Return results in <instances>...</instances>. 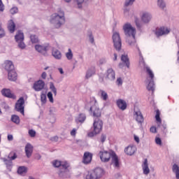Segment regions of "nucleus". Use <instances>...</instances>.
<instances>
[{"label":"nucleus","mask_w":179,"mask_h":179,"mask_svg":"<svg viewBox=\"0 0 179 179\" xmlns=\"http://www.w3.org/2000/svg\"><path fill=\"white\" fill-rule=\"evenodd\" d=\"M124 34L127 36L126 43L131 47L136 45V39H135V34H136V29L131 24H125L123 27Z\"/></svg>","instance_id":"f257e3e1"},{"label":"nucleus","mask_w":179,"mask_h":179,"mask_svg":"<svg viewBox=\"0 0 179 179\" xmlns=\"http://www.w3.org/2000/svg\"><path fill=\"white\" fill-rule=\"evenodd\" d=\"M51 23L55 24L56 29H59L64 23H65V13L62 10H59L58 13H54L51 15Z\"/></svg>","instance_id":"f03ea898"},{"label":"nucleus","mask_w":179,"mask_h":179,"mask_svg":"<svg viewBox=\"0 0 179 179\" xmlns=\"http://www.w3.org/2000/svg\"><path fill=\"white\" fill-rule=\"evenodd\" d=\"M52 164L54 167H59V176L62 178H63L66 173H69V169H69V164L68 162L55 160Z\"/></svg>","instance_id":"7ed1b4c3"},{"label":"nucleus","mask_w":179,"mask_h":179,"mask_svg":"<svg viewBox=\"0 0 179 179\" xmlns=\"http://www.w3.org/2000/svg\"><path fill=\"white\" fill-rule=\"evenodd\" d=\"M144 69H145L146 73H148L149 78L150 80H148L147 78V80L148 82V86H147V90L149 92H155V74L153 73V71L150 69V68L148 66H144Z\"/></svg>","instance_id":"20e7f679"},{"label":"nucleus","mask_w":179,"mask_h":179,"mask_svg":"<svg viewBox=\"0 0 179 179\" xmlns=\"http://www.w3.org/2000/svg\"><path fill=\"white\" fill-rule=\"evenodd\" d=\"M103 130V120L101 119H94L93 130L90 132V136L99 135Z\"/></svg>","instance_id":"39448f33"},{"label":"nucleus","mask_w":179,"mask_h":179,"mask_svg":"<svg viewBox=\"0 0 179 179\" xmlns=\"http://www.w3.org/2000/svg\"><path fill=\"white\" fill-rule=\"evenodd\" d=\"M112 40L113 43V47L116 51H121L122 47V41L121 40V36L120 33L114 32L112 36Z\"/></svg>","instance_id":"423d86ee"},{"label":"nucleus","mask_w":179,"mask_h":179,"mask_svg":"<svg viewBox=\"0 0 179 179\" xmlns=\"http://www.w3.org/2000/svg\"><path fill=\"white\" fill-rule=\"evenodd\" d=\"M115 152L113 150L107 151H100L99 152V157L101 159V161L103 162V163H108V162H110V159H112V157L114 156Z\"/></svg>","instance_id":"0eeeda50"},{"label":"nucleus","mask_w":179,"mask_h":179,"mask_svg":"<svg viewBox=\"0 0 179 179\" xmlns=\"http://www.w3.org/2000/svg\"><path fill=\"white\" fill-rule=\"evenodd\" d=\"M91 103H94V106H92L90 108V110L93 111L94 120H100V117H101V110H100V108H99V104L97 103V101L96 99H94L91 101Z\"/></svg>","instance_id":"6e6552de"},{"label":"nucleus","mask_w":179,"mask_h":179,"mask_svg":"<svg viewBox=\"0 0 179 179\" xmlns=\"http://www.w3.org/2000/svg\"><path fill=\"white\" fill-rule=\"evenodd\" d=\"M15 110L24 115V98L20 97L15 103Z\"/></svg>","instance_id":"1a4fd4ad"},{"label":"nucleus","mask_w":179,"mask_h":179,"mask_svg":"<svg viewBox=\"0 0 179 179\" xmlns=\"http://www.w3.org/2000/svg\"><path fill=\"white\" fill-rule=\"evenodd\" d=\"M104 176V170L101 168H96L90 176V179H99Z\"/></svg>","instance_id":"9d476101"},{"label":"nucleus","mask_w":179,"mask_h":179,"mask_svg":"<svg viewBox=\"0 0 179 179\" xmlns=\"http://www.w3.org/2000/svg\"><path fill=\"white\" fill-rule=\"evenodd\" d=\"M170 31H171V29L167 27H161L156 31L155 34L157 37H162V36H167V34H170Z\"/></svg>","instance_id":"9b49d317"},{"label":"nucleus","mask_w":179,"mask_h":179,"mask_svg":"<svg viewBox=\"0 0 179 179\" xmlns=\"http://www.w3.org/2000/svg\"><path fill=\"white\" fill-rule=\"evenodd\" d=\"M35 50L38 51V52H40L41 54H42L43 55L47 56L48 55V50H50V45H36Z\"/></svg>","instance_id":"f8f14e48"},{"label":"nucleus","mask_w":179,"mask_h":179,"mask_svg":"<svg viewBox=\"0 0 179 179\" xmlns=\"http://www.w3.org/2000/svg\"><path fill=\"white\" fill-rule=\"evenodd\" d=\"M121 61L123 62L119 64V68L122 69L124 66H127V68H129V57H128V55H122Z\"/></svg>","instance_id":"ddd939ff"},{"label":"nucleus","mask_w":179,"mask_h":179,"mask_svg":"<svg viewBox=\"0 0 179 179\" xmlns=\"http://www.w3.org/2000/svg\"><path fill=\"white\" fill-rule=\"evenodd\" d=\"M152 19V14L149 12H143L141 15V21L143 23L148 24V23H150V21Z\"/></svg>","instance_id":"4468645a"},{"label":"nucleus","mask_w":179,"mask_h":179,"mask_svg":"<svg viewBox=\"0 0 179 179\" xmlns=\"http://www.w3.org/2000/svg\"><path fill=\"white\" fill-rule=\"evenodd\" d=\"M44 86H45V83L39 80L34 84V89L36 92H40V90H43V89H44Z\"/></svg>","instance_id":"2eb2a0df"},{"label":"nucleus","mask_w":179,"mask_h":179,"mask_svg":"<svg viewBox=\"0 0 179 179\" xmlns=\"http://www.w3.org/2000/svg\"><path fill=\"white\" fill-rule=\"evenodd\" d=\"M1 94L4 96V97H8V99H16V95L12 94L10 89L4 88L1 90Z\"/></svg>","instance_id":"dca6fc26"},{"label":"nucleus","mask_w":179,"mask_h":179,"mask_svg":"<svg viewBox=\"0 0 179 179\" xmlns=\"http://www.w3.org/2000/svg\"><path fill=\"white\" fill-rule=\"evenodd\" d=\"M116 104L120 108V110H122V111H124V110H127V101H125L124 99H119L116 101Z\"/></svg>","instance_id":"f3484780"},{"label":"nucleus","mask_w":179,"mask_h":179,"mask_svg":"<svg viewBox=\"0 0 179 179\" xmlns=\"http://www.w3.org/2000/svg\"><path fill=\"white\" fill-rule=\"evenodd\" d=\"M134 118L136 119V121H137L138 124H143V115H142V112H141V110L134 112Z\"/></svg>","instance_id":"a211bd4d"},{"label":"nucleus","mask_w":179,"mask_h":179,"mask_svg":"<svg viewBox=\"0 0 179 179\" xmlns=\"http://www.w3.org/2000/svg\"><path fill=\"white\" fill-rule=\"evenodd\" d=\"M136 152V147L135 145H129L124 149V152L128 156H132Z\"/></svg>","instance_id":"6ab92c4d"},{"label":"nucleus","mask_w":179,"mask_h":179,"mask_svg":"<svg viewBox=\"0 0 179 179\" xmlns=\"http://www.w3.org/2000/svg\"><path fill=\"white\" fill-rule=\"evenodd\" d=\"M136 0H125L124 3V13H129V8L128 6H132L134 5V3Z\"/></svg>","instance_id":"aec40b11"},{"label":"nucleus","mask_w":179,"mask_h":179,"mask_svg":"<svg viewBox=\"0 0 179 179\" xmlns=\"http://www.w3.org/2000/svg\"><path fill=\"white\" fill-rule=\"evenodd\" d=\"M106 79L108 80H115V71L110 68L107 70L106 73Z\"/></svg>","instance_id":"412c9836"},{"label":"nucleus","mask_w":179,"mask_h":179,"mask_svg":"<svg viewBox=\"0 0 179 179\" xmlns=\"http://www.w3.org/2000/svg\"><path fill=\"white\" fill-rule=\"evenodd\" d=\"M4 68L6 71H7L8 72H10L11 71H15V66L13 65V63L9 60H6L4 62Z\"/></svg>","instance_id":"4be33fe9"},{"label":"nucleus","mask_w":179,"mask_h":179,"mask_svg":"<svg viewBox=\"0 0 179 179\" xmlns=\"http://www.w3.org/2000/svg\"><path fill=\"white\" fill-rule=\"evenodd\" d=\"M143 173L145 176H148L150 173V169H149V164L148 163V159H145L142 164Z\"/></svg>","instance_id":"5701e85b"},{"label":"nucleus","mask_w":179,"mask_h":179,"mask_svg":"<svg viewBox=\"0 0 179 179\" xmlns=\"http://www.w3.org/2000/svg\"><path fill=\"white\" fill-rule=\"evenodd\" d=\"M25 153L27 157H31V155H33V145L30 143H27L25 146Z\"/></svg>","instance_id":"b1692460"},{"label":"nucleus","mask_w":179,"mask_h":179,"mask_svg":"<svg viewBox=\"0 0 179 179\" xmlns=\"http://www.w3.org/2000/svg\"><path fill=\"white\" fill-rule=\"evenodd\" d=\"M111 163L115 169H118L120 167V159H118V156H117V154L115 153L113 155Z\"/></svg>","instance_id":"393cba45"},{"label":"nucleus","mask_w":179,"mask_h":179,"mask_svg":"<svg viewBox=\"0 0 179 179\" xmlns=\"http://www.w3.org/2000/svg\"><path fill=\"white\" fill-rule=\"evenodd\" d=\"M7 27L10 33H15V30L16 29V24H15V22H13V20H10L8 21Z\"/></svg>","instance_id":"a878e982"},{"label":"nucleus","mask_w":179,"mask_h":179,"mask_svg":"<svg viewBox=\"0 0 179 179\" xmlns=\"http://www.w3.org/2000/svg\"><path fill=\"white\" fill-rule=\"evenodd\" d=\"M8 78L9 80H11L12 82H15L17 79V73H16V71L13 70L11 71L8 72Z\"/></svg>","instance_id":"bb28decb"},{"label":"nucleus","mask_w":179,"mask_h":179,"mask_svg":"<svg viewBox=\"0 0 179 179\" xmlns=\"http://www.w3.org/2000/svg\"><path fill=\"white\" fill-rule=\"evenodd\" d=\"M173 173L175 174L176 178L179 179V166L177 164H174L172 166Z\"/></svg>","instance_id":"cd10ccee"},{"label":"nucleus","mask_w":179,"mask_h":179,"mask_svg":"<svg viewBox=\"0 0 179 179\" xmlns=\"http://www.w3.org/2000/svg\"><path fill=\"white\" fill-rule=\"evenodd\" d=\"M83 163H84V164H89V163H90V152H86L84 153Z\"/></svg>","instance_id":"c85d7f7f"},{"label":"nucleus","mask_w":179,"mask_h":179,"mask_svg":"<svg viewBox=\"0 0 179 179\" xmlns=\"http://www.w3.org/2000/svg\"><path fill=\"white\" fill-rule=\"evenodd\" d=\"M15 41H23L24 40V35L23 34V32L21 31H18V32L16 34L15 36Z\"/></svg>","instance_id":"c756f323"},{"label":"nucleus","mask_w":179,"mask_h":179,"mask_svg":"<svg viewBox=\"0 0 179 179\" xmlns=\"http://www.w3.org/2000/svg\"><path fill=\"white\" fill-rule=\"evenodd\" d=\"M52 56L55 59H61L62 58V55L61 54V52L58 50H55L52 52Z\"/></svg>","instance_id":"7c9ffc66"},{"label":"nucleus","mask_w":179,"mask_h":179,"mask_svg":"<svg viewBox=\"0 0 179 179\" xmlns=\"http://www.w3.org/2000/svg\"><path fill=\"white\" fill-rule=\"evenodd\" d=\"M157 3L159 9H162V10L166 9V1H164V0H157Z\"/></svg>","instance_id":"2f4dec72"},{"label":"nucleus","mask_w":179,"mask_h":179,"mask_svg":"<svg viewBox=\"0 0 179 179\" xmlns=\"http://www.w3.org/2000/svg\"><path fill=\"white\" fill-rule=\"evenodd\" d=\"M85 120H86V115L83 113H80L78 117L76 119V122L79 124V122H84Z\"/></svg>","instance_id":"473e14b6"},{"label":"nucleus","mask_w":179,"mask_h":179,"mask_svg":"<svg viewBox=\"0 0 179 179\" xmlns=\"http://www.w3.org/2000/svg\"><path fill=\"white\" fill-rule=\"evenodd\" d=\"M17 173L20 174V176L26 174V173H27V168L25 166H20L17 169Z\"/></svg>","instance_id":"72a5a7b5"},{"label":"nucleus","mask_w":179,"mask_h":179,"mask_svg":"<svg viewBox=\"0 0 179 179\" xmlns=\"http://www.w3.org/2000/svg\"><path fill=\"white\" fill-rule=\"evenodd\" d=\"M155 120L157 122L158 127H160V124H162V119L160 118V111L159 110H157L156 112Z\"/></svg>","instance_id":"f704fd0d"},{"label":"nucleus","mask_w":179,"mask_h":179,"mask_svg":"<svg viewBox=\"0 0 179 179\" xmlns=\"http://www.w3.org/2000/svg\"><path fill=\"white\" fill-rule=\"evenodd\" d=\"M99 93L101 94V98L104 101H106L108 99V94H107V92H106L104 90H101L99 91Z\"/></svg>","instance_id":"c9c22d12"},{"label":"nucleus","mask_w":179,"mask_h":179,"mask_svg":"<svg viewBox=\"0 0 179 179\" xmlns=\"http://www.w3.org/2000/svg\"><path fill=\"white\" fill-rule=\"evenodd\" d=\"M11 121L13 122H15V124H20V119L19 118V116L16 115H13L11 117Z\"/></svg>","instance_id":"e433bc0d"},{"label":"nucleus","mask_w":179,"mask_h":179,"mask_svg":"<svg viewBox=\"0 0 179 179\" xmlns=\"http://www.w3.org/2000/svg\"><path fill=\"white\" fill-rule=\"evenodd\" d=\"M66 57L67 59L71 60L72 58H73V53H72V50L71 48L68 50V52L66 53Z\"/></svg>","instance_id":"4c0bfd02"},{"label":"nucleus","mask_w":179,"mask_h":179,"mask_svg":"<svg viewBox=\"0 0 179 179\" xmlns=\"http://www.w3.org/2000/svg\"><path fill=\"white\" fill-rule=\"evenodd\" d=\"M134 22L136 23L137 29L141 30V29H142V23H141V20H139V18L135 17Z\"/></svg>","instance_id":"58836bf2"},{"label":"nucleus","mask_w":179,"mask_h":179,"mask_svg":"<svg viewBox=\"0 0 179 179\" xmlns=\"http://www.w3.org/2000/svg\"><path fill=\"white\" fill-rule=\"evenodd\" d=\"M17 158V155H16V153L15 152H10L8 155V159L10 160H15V159Z\"/></svg>","instance_id":"ea45409f"},{"label":"nucleus","mask_w":179,"mask_h":179,"mask_svg":"<svg viewBox=\"0 0 179 179\" xmlns=\"http://www.w3.org/2000/svg\"><path fill=\"white\" fill-rule=\"evenodd\" d=\"M31 41L33 44L38 43V38L36 35H31L30 36Z\"/></svg>","instance_id":"a19ab883"},{"label":"nucleus","mask_w":179,"mask_h":179,"mask_svg":"<svg viewBox=\"0 0 179 179\" xmlns=\"http://www.w3.org/2000/svg\"><path fill=\"white\" fill-rule=\"evenodd\" d=\"M3 160L7 167H12V160L6 159V158H3Z\"/></svg>","instance_id":"79ce46f5"},{"label":"nucleus","mask_w":179,"mask_h":179,"mask_svg":"<svg viewBox=\"0 0 179 179\" xmlns=\"http://www.w3.org/2000/svg\"><path fill=\"white\" fill-rule=\"evenodd\" d=\"M50 89L54 93V95L57 96V88H55V86L54 85V83H50Z\"/></svg>","instance_id":"37998d69"},{"label":"nucleus","mask_w":179,"mask_h":179,"mask_svg":"<svg viewBox=\"0 0 179 179\" xmlns=\"http://www.w3.org/2000/svg\"><path fill=\"white\" fill-rule=\"evenodd\" d=\"M41 101L43 103V104H45V103H47V95H45V94H42L41 95Z\"/></svg>","instance_id":"c03bdc74"},{"label":"nucleus","mask_w":179,"mask_h":179,"mask_svg":"<svg viewBox=\"0 0 179 179\" xmlns=\"http://www.w3.org/2000/svg\"><path fill=\"white\" fill-rule=\"evenodd\" d=\"M18 43V47L23 50L24 48H26V44H24V42L23 41H20Z\"/></svg>","instance_id":"a18cd8bd"},{"label":"nucleus","mask_w":179,"mask_h":179,"mask_svg":"<svg viewBox=\"0 0 179 179\" xmlns=\"http://www.w3.org/2000/svg\"><path fill=\"white\" fill-rule=\"evenodd\" d=\"M107 139V135L104 134H101V137H100V142L103 143L106 142V140Z\"/></svg>","instance_id":"49530a36"},{"label":"nucleus","mask_w":179,"mask_h":179,"mask_svg":"<svg viewBox=\"0 0 179 179\" xmlns=\"http://www.w3.org/2000/svg\"><path fill=\"white\" fill-rule=\"evenodd\" d=\"M48 99H49V101H50V103H54V98L52 97V92H49L48 93Z\"/></svg>","instance_id":"de8ad7c7"},{"label":"nucleus","mask_w":179,"mask_h":179,"mask_svg":"<svg viewBox=\"0 0 179 179\" xmlns=\"http://www.w3.org/2000/svg\"><path fill=\"white\" fill-rule=\"evenodd\" d=\"M6 35V34L5 33V30H3V29H2V27H0V38L5 37Z\"/></svg>","instance_id":"09e8293b"},{"label":"nucleus","mask_w":179,"mask_h":179,"mask_svg":"<svg viewBox=\"0 0 179 179\" xmlns=\"http://www.w3.org/2000/svg\"><path fill=\"white\" fill-rule=\"evenodd\" d=\"M29 135L31 136V138H34V136H36V131L33 129L29 130Z\"/></svg>","instance_id":"8fccbe9b"},{"label":"nucleus","mask_w":179,"mask_h":179,"mask_svg":"<svg viewBox=\"0 0 179 179\" xmlns=\"http://www.w3.org/2000/svg\"><path fill=\"white\" fill-rule=\"evenodd\" d=\"M155 143L157 145H159V146H162V139L159 137L155 138Z\"/></svg>","instance_id":"3c124183"},{"label":"nucleus","mask_w":179,"mask_h":179,"mask_svg":"<svg viewBox=\"0 0 179 179\" xmlns=\"http://www.w3.org/2000/svg\"><path fill=\"white\" fill-rule=\"evenodd\" d=\"M75 1L77 2L78 8H82V3L85 2V0H75Z\"/></svg>","instance_id":"603ef678"},{"label":"nucleus","mask_w":179,"mask_h":179,"mask_svg":"<svg viewBox=\"0 0 179 179\" xmlns=\"http://www.w3.org/2000/svg\"><path fill=\"white\" fill-rule=\"evenodd\" d=\"M10 12L12 15H15V13H17V8L14 7V8H11Z\"/></svg>","instance_id":"864d4df0"},{"label":"nucleus","mask_w":179,"mask_h":179,"mask_svg":"<svg viewBox=\"0 0 179 179\" xmlns=\"http://www.w3.org/2000/svg\"><path fill=\"white\" fill-rule=\"evenodd\" d=\"M116 83H117V86L122 85V79L121 78H118L117 79Z\"/></svg>","instance_id":"5fc2aeb1"},{"label":"nucleus","mask_w":179,"mask_h":179,"mask_svg":"<svg viewBox=\"0 0 179 179\" xmlns=\"http://www.w3.org/2000/svg\"><path fill=\"white\" fill-rule=\"evenodd\" d=\"M4 10H5V7L3 6L2 0H0V12H3Z\"/></svg>","instance_id":"6e6d98bb"},{"label":"nucleus","mask_w":179,"mask_h":179,"mask_svg":"<svg viewBox=\"0 0 179 179\" xmlns=\"http://www.w3.org/2000/svg\"><path fill=\"white\" fill-rule=\"evenodd\" d=\"M96 73V67L92 66L91 67V76L92 75H94Z\"/></svg>","instance_id":"4d7b16f0"},{"label":"nucleus","mask_w":179,"mask_h":179,"mask_svg":"<svg viewBox=\"0 0 179 179\" xmlns=\"http://www.w3.org/2000/svg\"><path fill=\"white\" fill-rule=\"evenodd\" d=\"M150 132H152V134H156L157 130H156V127H151L150 129Z\"/></svg>","instance_id":"13d9d810"},{"label":"nucleus","mask_w":179,"mask_h":179,"mask_svg":"<svg viewBox=\"0 0 179 179\" xmlns=\"http://www.w3.org/2000/svg\"><path fill=\"white\" fill-rule=\"evenodd\" d=\"M7 139H8V141H13V135H12V134H8V135L7 136Z\"/></svg>","instance_id":"bf43d9fd"},{"label":"nucleus","mask_w":179,"mask_h":179,"mask_svg":"<svg viewBox=\"0 0 179 179\" xmlns=\"http://www.w3.org/2000/svg\"><path fill=\"white\" fill-rule=\"evenodd\" d=\"M106 64V59H101L99 60V65H103V64Z\"/></svg>","instance_id":"052dcab7"},{"label":"nucleus","mask_w":179,"mask_h":179,"mask_svg":"<svg viewBox=\"0 0 179 179\" xmlns=\"http://www.w3.org/2000/svg\"><path fill=\"white\" fill-rule=\"evenodd\" d=\"M90 43H91V44L96 45V43H94V38L92 35L90 36Z\"/></svg>","instance_id":"680f3d73"},{"label":"nucleus","mask_w":179,"mask_h":179,"mask_svg":"<svg viewBox=\"0 0 179 179\" xmlns=\"http://www.w3.org/2000/svg\"><path fill=\"white\" fill-rule=\"evenodd\" d=\"M71 136H75V135H76V129H73L71 131Z\"/></svg>","instance_id":"e2e57ef3"},{"label":"nucleus","mask_w":179,"mask_h":179,"mask_svg":"<svg viewBox=\"0 0 179 179\" xmlns=\"http://www.w3.org/2000/svg\"><path fill=\"white\" fill-rule=\"evenodd\" d=\"M41 78L42 79H45L47 78V73L45 72L42 73Z\"/></svg>","instance_id":"0e129e2a"},{"label":"nucleus","mask_w":179,"mask_h":179,"mask_svg":"<svg viewBox=\"0 0 179 179\" xmlns=\"http://www.w3.org/2000/svg\"><path fill=\"white\" fill-rule=\"evenodd\" d=\"M35 159H36V160H40L41 159V155H40V154H36L35 155Z\"/></svg>","instance_id":"69168bd1"},{"label":"nucleus","mask_w":179,"mask_h":179,"mask_svg":"<svg viewBox=\"0 0 179 179\" xmlns=\"http://www.w3.org/2000/svg\"><path fill=\"white\" fill-rule=\"evenodd\" d=\"M134 141H136L137 143H139V137L134 136Z\"/></svg>","instance_id":"338daca9"},{"label":"nucleus","mask_w":179,"mask_h":179,"mask_svg":"<svg viewBox=\"0 0 179 179\" xmlns=\"http://www.w3.org/2000/svg\"><path fill=\"white\" fill-rule=\"evenodd\" d=\"M117 57H118V55H117V53H114V55H113V61H117Z\"/></svg>","instance_id":"774afa93"}]
</instances>
